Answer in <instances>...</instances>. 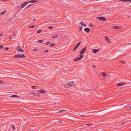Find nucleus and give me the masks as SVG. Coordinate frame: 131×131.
I'll return each mask as SVG.
<instances>
[{
  "label": "nucleus",
  "mask_w": 131,
  "mask_h": 131,
  "mask_svg": "<svg viewBox=\"0 0 131 131\" xmlns=\"http://www.w3.org/2000/svg\"><path fill=\"white\" fill-rule=\"evenodd\" d=\"M74 83V81H70V82H68L65 84L64 86L65 87H69L70 86H72V84Z\"/></svg>",
  "instance_id": "1"
},
{
  "label": "nucleus",
  "mask_w": 131,
  "mask_h": 131,
  "mask_svg": "<svg viewBox=\"0 0 131 131\" xmlns=\"http://www.w3.org/2000/svg\"><path fill=\"white\" fill-rule=\"evenodd\" d=\"M13 57L15 58H24L25 57V56L24 54H15L14 56Z\"/></svg>",
  "instance_id": "2"
},
{
  "label": "nucleus",
  "mask_w": 131,
  "mask_h": 131,
  "mask_svg": "<svg viewBox=\"0 0 131 131\" xmlns=\"http://www.w3.org/2000/svg\"><path fill=\"white\" fill-rule=\"evenodd\" d=\"M86 49L87 48L86 47H85L83 48L80 51V54L81 55H83V54H84L85 52Z\"/></svg>",
  "instance_id": "3"
},
{
  "label": "nucleus",
  "mask_w": 131,
  "mask_h": 131,
  "mask_svg": "<svg viewBox=\"0 0 131 131\" xmlns=\"http://www.w3.org/2000/svg\"><path fill=\"white\" fill-rule=\"evenodd\" d=\"M97 18L99 20H102V21H105L106 20V19L105 18L103 17H97Z\"/></svg>",
  "instance_id": "4"
},
{
  "label": "nucleus",
  "mask_w": 131,
  "mask_h": 131,
  "mask_svg": "<svg viewBox=\"0 0 131 131\" xmlns=\"http://www.w3.org/2000/svg\"><path fill=\"white\" fill-rule=\"evenodd\" d=\"M84 56V55H80V57L79 58H76L74 60V61H78L80 60Z\"/></svg>",
  "instance_id": "5"
},
{
  "label": "nucleus",
  "mask_w": 131,
  "mask_h": 131,
  "mask_svg": "<svg viewBox=\"0 0 131 131\" xmlns=\"http://www.w3.org/2000/svg\"><path fill=\"white\" fill-rule=\"evenodd\" d=\"M16 50L17 51H19L20 52H24V50L21 48L19 46L17 47L16 48Z\"/></svg>",
  "instance_id": "6"
},
{
  "label": "nucleus",
  "mask_w": 131,
  "mask_h": 131,
  "mask_svg": "<svg viewBox=\"0 0 131 131\" xmlns=\"http://www.w3.org/2000/svg\"><path fill=\"white\" fill-rule=\"evenodd\" d=\"M28 3V2H26L23 3L21 6V7L22 8H24Z\"/></svg>",
  "instance_id": "7"
},
{
  "label": "nucleus",
  "mask_w": 131,
  "mask_h": 131,
  "mask_svg": "<svg viewBox=\"0 0 131 131\" xmlns=\"http://www.w3.org/2000/svg\"><path fill=\"white\" fill-rule=\"evenodd\" d=\"M113 28L114 29H121V27L118 26H114L113 27Z\"/></svg>",
  "instance_id": "8"
},
{
  "label": "nucleus",
  "mask_w": 131,
  "mask_h": 131,
  "mask_svg": "<svg viewBox=\"0 0 131 131\" xmlns=\"http://www.w3.org/2000/svg\"><path fill=\"white\" fill-rule=\"evenodd\" d=\"M105 39L106 41L108 42L109 43H111V41L110 40V39L108 38L107 36H105Z\"/></svg>",
  "instance_id": "9"
},
{
  "label": "nucleus",
  "mask_w": 131,
  "mask_h": 131,
  "mask_svg": "<svg viewBox=\"0 0 131 131\" xmlns=\"http://www.w3.org/2000/svg\"><path fill=\"white\" fill-rule=\"evenodd\" d=\"M100 49V48L97 49H94L92 50V51L94 53H96L99 51Z\"/></svg>",
  "instance_id": "10"
},
{
  "label": "nucleus",
  "mask_w": 131,
  "mask_h": 131,
  "mask_svg": "<svg viewBox=\"0 0 131 131\" xmlns=\"http://www.w3.org/2000/svg\"><path fill=\"white\" fill-rule=\"evenodd\" d=\"M84 30L86 32L89 33L90 32V29L88 28H86L84 29Z\"/></svg>",
  "instance_id": "11"
},
{
  "label": "nucleus",
  "mask_w": 131,
  "mask_h": 131,
  "mask_svg": "<svg viewBox=\"0 0 131 131\" xmlns=\"http://www.w3.org/2000/svg\"><path fill=\"white\" fill-rule=\"evenodd\" d=\"M81 42V41L80 42L78 43L74 47V48H75L76 49H77L79 47L80 44Z\"/></svg>",
  "instance_id": "12"
},
{
  "label": "nucleus",
  "mask_w": 131,
  "mask_h": 131,
  "mask_svg": "<svg viewBox=\"0 0 131 131\" xmlns=\"http://www.w3.org/2000/svg\"><path fill=\"white\" fill-rule=\"evenodd\" d=\"M125 83H124L122 82H120L118 83L117 84V85L118 86H121L125 85Z\"/></svg>",
  "instance_id": "13"
},
{
  "label": "nucleus",
  "mask_w": 131,
  "mask_h": 131,
  "mask_svg": "<svg viewBox=\"0 0 131 131\" xmlns=\"http://www.w3.org/2000/svg\"><path fill=\"white\" fill-rule=\"evenodd\" d=\"M39 91L40 93H44L46 92L45 90L42 89L40 90Z\"/></svg>",
  "instance_id": "14"
},
{
  "label": "nucleus",
  "mask_w": 131,
  "mask_h": 131,
  "mask_svg": "<svg viewBox=\"0 0 131 131\" xmlns=\"http://www.w3.org/2000/svg\"><path fill=\"white\" fill-rule=\"evenodd\" d=\"M80 24L81 25L84 27H86L87 26V25L84 24L83 22H81L80 23Z\"/></svg>",
  "instance_id": "15"
},
{
  "label": "nucleus",
  "mask_w": 131,
  "mask_h": 131,
  "mask_svg": "<svg viewBox=\"0 0 131 131\" xmlns=\"http://www.w3.org/2000/svg\"><path fill=\"white\" fill-rule=\"evenodd\" d=\"M38 2L37 0H32L30 1H29V2H28V3H33L34 2Z\"/></svg>",
  "instance_id": "16"
},
{
  "label": "nucleus",
  "mask_w": 131,
  "mask_h": 131,
  "mask_svg": "<svg viewBox=\"0 0 131 131\" xmlns=\"http://www.w3.org/2000/svg\"><path fill=\"white\" fill-rule=\"evenodd\" d=\"M37 93L36 92H30L29 93V95H35Z\"/></svg>",
  "instance_id": "17"
},
{
  "label": "nucleus",
  "mask_w": 131,
  "mask_h": 131,
  "mask_svg": "<svg viewBox=\"0 0 131 131\" xmlns=\"http://www.w3.org/2000/svg\"><path fill=\"white\" fill-rule=\"evenodd\" d=\"M11 97H19V96L16 95H13L11 96Z\"/></svg>",
  "instance_id": "18"
},
{
  "label": "nucleus",
  "mask_w": 131,
  "mask_h": 131,
  "mask_svg": "<svg viewBox=\"0 0 131 131\" xmlns=\"http://www.w3.org/2000/svg\"><path fill=\"white\" fill-rule=\"evenodd\" d=\"M102 75L104 77H105L106 76V74L105 72H103V73H102Z\"/></svg>",
  "instance_id": "19"
},
{
  "label": "nucleus",
  "mask_w": 131,
  "mask_h": 131,
  "mask_svg": "<svg viewBox=\"0 0 131 131\" xmlns=\"http://www.w3.org/2000/svg\"><path fill=\"white\" fill-rule=\"evenodd\" d=\"M56 45L54 43H52L49 46L50 47H52L55 46Z\"/></svg>",
  "instance_id": "20"
},
{
  "label": "nucleus",
  "mask_w": 131,
  "mask_h": 131,
  "mask_svg": "<svg viewBox=\"0 0 131 131\" xmlns=\"http://www.w3.org/2000/svg\"><path fill=\"white\" fill-rule=\"evenodd\" d=\"M38 42L39 43H42L43 42V40H40L38 41Z\"/></svg>",
  "instance_id": "21"
},
{
  "label": "nucleus",
  "mask_w": 131,
  "mask_h": 131,
  "mask_svg": "<svg viewBox=\"0 0 131 131\" xmlns=\"http://www.w3.org/2000/svg\"><path fill=\"white\" fill-rule=\"evenodd\" d=\"M119 1L123 2H130V1H129V0H120Z\"/></svg>",
  "instance_id": "22"
},
{
  "label": "nucleus",
  "mask_w": 131,
  "mask_h": 131,
  "mask_svg": "<svg viewBox=\"0 0 131 131\" xmlns=\"http://www.w3.org/2000/svg\"><path fill=\"white\" fill-rule=\"evenodd\" d=\"M36 26L35 25H32V26H29V28H34Z\"/></svg>",
  "instance_id": "23"
},
{
  "label": "nucleus",
  "mask_w": 131,
  "mask_h": 131,
  "mask_svg": "<svg viewBox=\"0 0 131 131\" xmlns=\"http://www.w3.org/2000/svg\"><path fill=\"white\" fill-rule=\"evenodd\" d=\"M6 11H5V10H4V11H3L2 12H1V14L2 15H3L5 13H6Z\"/></svg>",
  "instance_id": "24"
},
{
  "label": "nucleus",
  "mask_w": 131,
  "mask_h": 131,
  "mask_svg": "<svg viewBox=\"0 0 131 131\" xmlns=\"http://www.w3.org/2000/svg\"><path fill=\"white\" fill-rule=\"evenodd\" d=\"M58 35H55V36H52L51 37V38H54L56 37H57L58 36Z\"/></svg>",
  "instance_id": "25"
},
{
  "label": "nucleus",
  "mask_w": 131,
  "mask_h": 131,
  "mask_svg": "<svg viewBox=\"0 0 131 131\" xmlns=\"http://www.w3.org/2000/svg\"><path fill=\"white\" fill-rule=\"evenodd\" d=\"M42 31L41 30H38L36 32L38 33H41Z\"/></svg>",
  "instance_id": "26"
},
{
  "label": "nucleus",
  "mask_w": 131,
  "mask_h": 131,
  "mask_svg": "<svg viewBox=\"0 0 131 131\" xmlns=\"http://www.w3.org/2000/svg\"><path fill=\"white\" fill-rule=\"evenodd\" d=\"M93 124L92 123H90V124H86V125L88 126H92L93 125Z\"/></svg>",
  "instance_id": "27"
},
{
  "label": "nucleus",
  "mask_w": 131,
  "mask_h": 131,
  "mask_svg": "<svg viewBox=\"0 0 131 131\" xmlns=\"http://www.w3.org/2000/svg\"><path fill=\"white\" fill-rule=\"evenodd\" d=\"M79 31H80L81 30H82V28H83V27L82 26H80L79 27Z\"/></svg>",
  "instance_id": "28"
},
{
  "label": "nucleus",
  "mask_w": 131,
  "mask_h": 131,
  "mask_svg": "<svg viewBox=\"0 0 131 131\" xmlns=\"http://www.w3.org/2000/svg\"><path fill=\"white\" fill-rule=\"evenodd\" d=\"M66 110H60V111L58 112H62L64 111H65Z\"/></svg>",
  "instance_id": "29"
},
{
  "label": "nucleus",
  "mask_w": 131,
  "mask_h": 131,
  "mask_svg": "<svg viewBox=\"0 0 131 131\" xmlns=\"http://www.w3.org/2000/svg\"><path fill=\"white\" fill-rule=\"evenodd\" d=\"M89 26L91 27H92L93 26V24L92 23H90L89 24Z\"/></svg>",
  "instance_id": "30"
},
{
  "label": "nucleus",
  "mask_w": 131,
  "mask_h": 131,
  "mask_svg": "<svg viewBox=\"0 0 131 131\" xmlns=\"http://www.w3.org/2000/svg\"><path fill=\"white\" fill-rule=\"evenodd\" d=\"M119 62H120L123 63V64H125V62L123 61L122 60H120Z\"/></svg>",
  "instance_id": "31"
},
{
  "label": "nucleus",
  "mask_w": 131,
  "mask_h": 131,
  "mask_svg": "<svg viewBox=\"0 0 131 131\" xmlns=\"http://www.w3.org/2000/svg\"><path fill=\"white\" fill-rule=\"evenodd\" d=\"M53 28V26H49V27L48 28V29H52Z\"/></svg>",
  "instance_id": "32"
},
{
  "label": "nucleus",
  "mask_w": 131,
  "mask_h": 131,
  "mask_svg": "<svg viewBox=\"0 0 131 131\" xmlns=\"http://www.w3.org/2000/svg\"><path fill=\"white\" fill-rule=\"evenodd\" d=\"M12 128H13L14 130H15V127L14 125H12Z\"/></svg>",
  "instance_id": "33"
},
{
  "label": "nucleus",
  "mask_w": 131,
  "mask_h": 131,
  "mask_svg": "<svg viewBox=\"0 0 131 131\" xmlns=\"http://www.w3.org/2000/svg\"><path fill=\"white\" fill-rule=\"evenodd\" d=\"M33 5V4H30L26 8V9L27 8H28L29 7H30V6H31V5Z\"/></svg>",
  "instance_id": "34"
},
{
  "label": "nucleus",
  "mask_w": 131,
  "mask_h": 131,
  "mask_svg": "<svg viewBox=\"0 0 131 131\" xmlns=\"http://www.w3.org/2000/svg\"><path fill=\"white\" fill-rule=\"evenodd\" d=\"M50 42H47L46 43V45H48L50 44Z\"/></svg>",
  "instance_id": "35"
},
{
  "label": "nucleus",
  "mask_w": 131,
  "mask_h": 131,
  "mask_svg": "<svg viewBox=\"0 0 131 131\" xmlns=\"http://www.w3.org/2000/svg\"><path fill=\"white\" fill-rule=\"evenodd\" d=\"M9 49V48L8 47H5V49L6 50H8Z\"/></svg>",
  "instance_id": "36"
},
{
  "label": "nucleus",
  "mask_w": 131,
  "mask_h": 131,
  "mask_svg": "<svg viewBox=\"0 0 131 131\" xmlns=\"http://www.w3.org/2000/svg\"><path fill=\"white\" fill-rule=\"evenodd\" d=\"M3 48V47L1 45H0V49H2V48Z\"/></svg>",
  "instance_id": "37"
},
{
  "label": "nucleus",
  "mask_w": 131,
  "mask_h": 131,
  "mask_svg": "<svg viewBox=\"0 0 131 131\" xmlns=\"http://www.w3.org/2000/svg\"><path fill=\"white\" fill-rule=\"evenodd\" d=\"M48 50H44V52H45V53H47V52H48Z\"/></svg>",
  "instance_id": "38"
},
{
  "label": "nucleus",
  "mask_w": 131,
  "mask_h": 131,
  "mask_svg": "<svg viewBox=\"0 0 131 131\" xmlns=\"http://www.w3.org/2000/svg\"><path fill=\"white\" fill-rule=\"evenodd\" d=\"M126 123V122H125V123H123V122H122L121 123V125H123V124H125Z\"/></svg>",
  "instance_id": "39"
},
{
  "label": "nucleus",
  "mask_w": 131,
  "mask_h": 131,
  "mask_svg": "<svg viewBox=\"0 0 131 131\" xmlns=\"http://www.w3.org/2000/svg\"><path fill=\"white\" fill-rule=\"evenodd\" d=\"M31 88L32 89H35L36 88V87L35 86H32L31 87Z\"/></svg>",
  "instance_id": "40"
},
{
  "label": "nucleus",
  "mask_w": 131,
  "mask_h": 131,
  "mask_svg": "<svg viewBox=\"0 0 131 131\" xmlns=\"http://www.w3.org/2000/svg\"><path fill=\"white\" fill-rule=\"evenodd\" d=\"M37 50V48H36V49H34L33 50V51H36V50Z\"/></svg>",
  "instance_id": "41"
},
{
  "label": "nucleus",
  "mask_w": 131,
  "mask_h": 131,
  "mask_svg": "<svg viewBox=\"0 0 131 131\" xmlns=\"http://www.w3.org/2000/svg\"><path fill=\"white\" fill-rule=\"evenodd\" d=\"M3 83V81H0V85H1Z\"/></svg>",
  "instance_id": "42"
},
{
  "label": "nucleus",
  "mask_w": 131,
  "mask_h": 131,
  "mask_svg": "<svg viewBox=\"0 0 131 131\" xmlns=\"http://www.w3.org/2000/svg\"><path fill=\"white\" fill-rule=\"evenodd\" d=\"M93 67L94 68H95L96 67V66H95L93 65Z\"/></svg>",
  "instance_id": "43"
},
{
  "label": "nucleus",
  "mask_w": 131,
  "mask_h": 131,
  "mask_svg": "<svg viewBox=\"0 0 131 131\" xmlns=\"http://www.w3.org/2000/svg\"><path fill=\"white\" fill-rule=\"evenodd\" d=\"M76 49L75 48H74L73 49V50L72 51H75V50H76Z\"/></svg>",
  "instance_id": "44"
},
{
  "label": "nucleus",
  "mask_w": 131,
  "mask_h": 131,
  "mask_svg": "<svg viewBox=\"0 0 131 131\" xmlns=\"http://www.w3.org/2000/svg\"><path fill=\"white\" fill-rule=\"evenodd\" d=\"M80 116H83V117H84V116H85V115H80Z\"/></svg>",
  "instance_id": "45"
},
{
  "label": "nucleus",
  "mask_w": 131,
  "mask_h": 131,
  "mask_svg": "<svg viewBox=\"0 0 131 131\" xmlns=\"http://www.w3.org/2000/svg\"><path fill=\"white\" fill-rule=\"evenodd\" d=\"M17 7L18 8V9H19L20 8V6H17Z\"/></svg>",
  "instance_id": "46"
},
{
  "label": "nucleus",
  "mask_w": 131,
  "mask_h": 131,
  "mask_svg": "<svg viewBox=\"0 0 131 131\" xmlns=\"http://www.w3.org/2000/svg\"><path fill=\"white\" fill-rule=\"evenodd\" d=\"M3 35V33H0V36H2Z\"/></svg>",
  "instance_id": "47"
},
{
  "label": "nucleus",
  "mask_w": 131,
  "mask_h": 131,
  "mask_svg": "<svg viewBox=\"0 0 131 131\" xmlns=\"http://www.w3.org/2000/svg\"><path fill=\"white\" fill-rule=\"evenodd\" d=\"M36 20V19H34V18L33 19V20H34V21Z\"/></svg>",
  "instance_id": "48"
},
{
  "label": "nucleus",
  "mask_w": 131,
  "mask_h": 131,
  "mask_svg": "<svg viewBox=\"0 0 131 131\" xmlns=\"http://www.w3.org/2000/svg\"><path fill=\"white\" fill-rule=\"evenodd\" d=\"M129 109H131V106H129Z\"/></svg>",
  "instance_id": "49"
},
{
  "label": "nucleus",
  "mask_w": 131,
  "mask_h": 131,
  "mask_svg": "<svg viewBox=\"0 0 131 131\" xmlns=\"http://www.w3.org/2000/svg\"><path fill=\"white\" fill-rule=\"evenodd\" d=\"M12 38V37L10 36L9 38V39H11V38Z\"/></svg>",
  "instance_id": "50"
},
{
  "label": "nucleus",
  "mask_w": 131,
  "mask_h": 131,
  "mask_svg": "<svg viewBox=\"0 0 131 131\" xmlns=\"http://www.w3.org/2000/svg\"><path fill=\"white\" fill-rule=\"evenodd\" d=\"M2 1H6L7 0H2Z\"/></svg>",
  "instance_id": "51"
},
{
  "label": "nucleus",
  "mask_w": 131,
  "mask_h": 131,
  "mask_svg": "<svg viewBox=\"0 0 131 131\" xmlns=\"http://www.w3.org/2000/svg\"><path fill=\"white\" fill-rule=\"evenodd\" d=\"M60 123H61L62 122H59V121H58Z\"/></svg>",
  "instance_id": "52"
},
{
  "label": "nucleus",
  "mask_w": 131,
  "mask_h": 131,
  "mask_svg": "<svg viewBox=\"0 0 131 131\" xmlns=\"http://www.w3.org/2000/svg\"><path fill=\"white\" fill-rule=\"evenodd\" d=\"M129 1H131V0H129Z\"/></svg>",
  "instance_id": "53"
}]
</instances>
